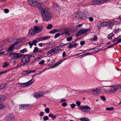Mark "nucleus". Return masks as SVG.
<instances>
[{"label":"nucleus","mask_w":121,"mask_h":121,"mask_svg":"<svg viewBox=\"0 0 121 121\" xmlns=\"http://www.w3.org/2000/svg\"><path fill=\"white\" fill-rule=\"evenodd\" d=\"M29 33L31 35H34L36 34V31L33 29H31L29 31Z\"/></svg>","instance_id":"obj_17"},{"label":"nucleus","mask_w":121,"mask_h":121,"mask_svg":"<svg viewBox=\"0 0 121 121\" xmlns=\"http://www.w3.org/2000/svg\"><path fill=\"white\" fill-rule=\"evenodd\" d=\"M82 24H80L78 25H77L76 26V28H77L78 27H80L82 26Z\"/></svg>","instance_id":"obj_60"},{"label":"nucleus","mask_w":121,"mask_h":121,"mask_svg":"<svg viewBox=\"0 0 121 121\" xmlns=\"http://www.w3.org/2000/svg\"><path fill=\"white\" fill-rule=\"evenodd\" d=\"M53 53V52H52V51L51 50V49L49 51H48L47 53V55H49L50 54H51L52 53Z\"/></svg>","instance_id":"obj_41"},{"label":"nucleus","mask_w":121,"mask_h":121,"mask_svg":"<svg viewBox=\"0 0 121 121\" xmlns=\"http://www.w3.org/2000/svg\"><path fill=\"white\" fill-rule=\"evenodd\" d=\"M98 39L97 36H94L93 39V40L95 41L96 40Z\"/></svg>","instance_id":"obj_55"},{"label":"nucleus","mask_w":121,"mask_h":121,"mask_svg":"<svg viewBox=\"0 0 121 121\" xmlns=\"http://www.w3.org/2000/svg\"><path fill=\"white\" fill-rule=\"evenodd\" d=\"M50 38V36H46L37 38L36 39V40L37 42H38L43 40H48Z\"/></svg>","instance_id":"obj_9"},{"label":"nucleus","mask_w":121,"mask_h":121,"mask_svg":"<svg viewBox=\"0 0 121 121\" xmlns=\"http://www.w3.org/2000/svg\"><path fill=\"white\" fill-rule=\"evenodd\" d=\"M72 39V38L71 37H69L67 38V40L68 41H71Z\"/></svg>","instance_id":"obj_39"},{"label":"nucleus","mask_w":121,"mask_h":121,"mask_svg":"<svg viewBox=\"0 0 121 121\" xmlns=\"http://www.w3.org/2000/svg\"><path fill=\"white\" fill-rule=\"evenodd\" d=\"M45 111L47 113H48L49 112L50 109L49 108H46L45 109Z\"/></svg>","instance_id":"obj_33"},{"label":"nucleus","mask_w":121,"mask_h":121,"mask_svg":"<svg viewBox=\"0 0 121 121\" xmlns=\"http://www.w3.org/2000/svg\"><path fill=\"white\" fill-rule=\"evenodd\" d=\"M14 46L12 44L9 47L8 49H6V51L7 52H10L13 51L14 49Z\"/></svg>","instance_id":"obj_15"},{"label":"nucleus","mask_w":121,"mask_h":121,"mask_svg":"<svg viewBox=\"0 0 121 121\" xmlns=\"http://www.w3.org/2000/svg\"><path fill=\"white\" fill-rule=\"evenodd\" d=\"M19 84L21 85L22 87H24L28 86L27 82L24 83H19Z\"/></svg>","instance_id":"obj_19"},{"label":"nucleus","mask_w":121,"mask_h":121,"mask_svg":"<svg viewBox=\"0 0 121 121\" xmlns=\"http://www.w3.org/2000/svg\"><path fill=\"white\" fill-rule=\"evenodd\" d=\"M118 39V38H117V37L116 38H114L112 41V42H115V41H116V40H117Z\"/></svg>","instance_id":"obj_64"},{"label":"nucleus","mask_w":121,"mask_h":121,"mask_svg":"<svg viewBox=\"0 0 121 121\" xmlns=\"http://www.w3.org/2000/svg\"><path fill=\"white\" fill-rule=\"evenodd\" d=\"M19 106V108L20 109L22 110L23 109L25 108L24 104L20 105Z\"/></svg>","instance_id":"obj_35"},{"label":"nucleus","mask_w":121,"mask_h":121,"mask_svg":"<svg viewBox=\"0 0 121 121\" xmlns=\"http://www.w3.org/2000/svg\"><path fill=\"white\" fill-rule=\"evenodd\" d=\"M4 11L5 13H7L9 12V10L8 9H4Z\"/></svg>","instance_id":"obj_44"},{"label":"nucleus","mask_w":121,"mask_h":121,"mask_svg":"<svg viewBox=\"0 0 121 121\" xmlns=\"http://www.w3.org/2000/svg\"><path fill=\"white\" fill-rule=\"evenodd\" d=\"M118 43L121 42V38L118 39L117 41Z\"/></svg>","instance_id":"obj_63"},{"label":"nucleus","mask_w":121,"mask_h":121,"mask_svg":"<svg viewBox=\"0 0 121 121\" xmlns=\"http://www.w3.org/2000/svg\"><path fill=\"white\" fill-rule=\"evenodd\" d=\"M76 104L78 106H80L81 105V102L79 101H77L76 102Z\"/></svg>","instance_id":"obj_42"},{"label":"nucleus","mask_w":121,"mask_h":121,"mask_svg":"<svg viewBox=\"0 0 121 121\" xmlns=\"http://www.w3.org/2000/svg\"><path fill=\"white\" fill-rule=\"evenodd\" d=\"M28 3L31 6L33 7H38V3L36 0H29L28 1Z\"/></svg>","instance_id":"obj_6"},{"label":"nucleus","mask_w":121,"mask_h":121,"mask_svg":"<svg viewBox=\"0 0 121 121\" xmlns=\"http://www.w3.org/2000/svg\"><path fill=\"white\" fill-rule=\"evenodd\" d=\"M110 22L108 21H106L103 22L102 23V25L104 26H110Z\"/></svg>","instance_id":"obj_16"},{"label":"nucleus","mask_w":121,"mask_h":121,"mask_svg":"<svg viewBox=\"0 0 121 121\" xmlns=\"http://www.w3.org/2000/svg\"><path fill=\"white\" fill-rule=\"evenodd\" d=\"M68 47L69 48H71L73 47V44H69L68 46Z\"/></svg>","instance_id":"obj_58"},{"label":"nucleus","mask_w":121,"mask_h":121,"mask_svg":"<svg viewBox=\"0 0 121 121\" xmlns=\"http://www.w3.org/2000/svg\"><path fill=\"white\" fill-rule=\"evenodd\" d=\"M34 29L38 33L41 31L43 29V27L42 25H40L39 26H35Z\"/></svg>","instance_id":"obj_7"},{"label":"nucleus","mask_w":121,"mask_h":121,"mask_svg":"<svg viewBox=\"0 0 121 121\" xmlns=\"http://www.w3.org/2000/svg\"><path fill=\"white\" fill-rule=\"evenodd\" d=\"M18 43V41H17L14 43L12 45L14 46V45L17 44Z\"/></svg>","instance_id":"obj_59"},{"label":"nucleus","mask_w":121,"mask_h":121,"mask_svg":"<svg viewBox=\"0 0 121 121\" xmlns=\"http://www.w3.org/2000/svg\"><path fill=\"white\" fill-rule=\"evenodd\" d=\"M39 10L42 14V17L43 21H48L51 20L52 17V15L48 8H39Z\"/></svg>","instance_id":"obj_1"},{"label":"nucleus","mask_w":121,"mask_h":121,"mask_svg":"<svg viewBox=\"0 0 121 121\" xmlns=\"http://www.w3.org/2000/svg\"><path fill=\"white\" fill-rule=\"evenodd\" d=\"M114 108L113 107H108L106 108V110L108 111H112L113 110Z\"/></svg>","instance_id":"obj_29"},{"label":"nucleus","mask_w":121,"mask_h":121,"mask_svg":"<svg viewBox=\"0 0 121 121\" xmlns=\"http://www.w3.org/2000/svg\"><path fill=\"white\" fill-rule=\"evenodd\" d=\"M52 25L51 24H49L47 27V29H51L52 28Z\"/></svg>","instance_id":"obj_30"},{"label":"nucleus","mask_w":121,"mask_h":121,"mask_svg":"<svg viewBox=\"0 0 121 121\" xmlns=\"http://www.w3.org/2000/svg\"><path fill=\"white\" fill-rule=\"evenodd\" d=\"M69 43H68L66 44H64L63 43H61L59 45L61 47H62L63 46H64L66 45H67L69 44Z\"/></svg>","instance_id":"obj_43"},{"label":"nucleus","mask_w":121,"mask_h":121,"mask_svg":"<svg viewBox=\"0 0 121 121\" xmlns=\"http://www.w3.org/2000/svg\"><path fill=\"white\" fill-rule=\"evenodd\" d=\"M59 31V30L56 29H54L53 30L50 31L49 33L51 34H54L56 32Z\"/></svg>","instance_id":"obj_20"},{"label":"nucleus","mask_w":121,"mask_h":121,"mask_svg":"<svg viewBox=\"0 0 121 121\" xmlns=\"http://www.w3.org/2000/svg\"><path fill=\"white\" fill-rule=\"evenodd\" d=\"M44 93L43 92H41L35 94L34 95V97L37 98H40L41 97L43 96Z\"/></svg>","instance_id":"obj_12"},{"label":"nucleus","mask_w":121,"mask_h":121,"mask_svg":"<svg viewBox=\"0 0 121 121\" xmlns=\"http://www.w3.org/2000/svg\"><path fill=\"white\" fill-rule=\"evenodd\" d=\"M79 109L83 112H85L90 110L91 108L87 106L82 105L80 107Z\"/></svg>","instance_id":"obj_4"},{"label":"nucleus","mask_w":121,"mask_h":121,"mask_svg":"<svg viewBox=\"0 0 121 121\" xmlns=\"http://www.w3.org/2000/svg\"><path fill=\"white\" fill-rule=\"evenodd\" d=\"M114 35V34L113 33H111L108 35V39H112V37H113Z\"/></svg>","instance_id":"obj_23"},{"label":"nucleus","mask_w":121,"mask_h":121,"mask_svg":"<svg viewBox=\"0 0 121 121\" xmlns=\"http://www.w3.org/2000/svg\"><path fill=\"white\" fill-rule=\"evenodd\" d=\"M54 5L53 7L54 8H56V7L58 6L57 4L56 3H53Z\"/></svg>","instance_id":"obj_50"},{"label":"nucleus","mask_w":121,"mask_h":121,"mask_svg":"<svg viewBox=\"0 0 121 121\" xmlns=\"http://www.w3.org/2000/svg\"><path fill=\"white\" fill-rule=\"evenodd\" d=\"M66 53L65 52H63L62 53V57H65L66 56Z\"/></svg>","instance_id":"obj_53"},{"label":"nucleus","mask_w":121,"mask_h":121,"mask_svg":"<svg viewBox=\"0 0 121 121\" xmlns=\"http://www.w3.org/2000/svg\"><path fill=\"white\" fill-rule=\"evenodd\" d=\"M85 42L84 41H81L80 42V44L81 45H82L85 44Z\"/></svg>","instance_id":"obj_57"},{"label":"nucleus","mask_w":121,"mask_h":121,"mask_svg":"<svg viewBox=\"0 0 121 121\" xmlns=\"http://www.w3.org/2000/svg\"><path fill=\"white\" fill-rule=\"evenodd\" d=\"M89 20L91 22H92L93 21L94 19L92 17H90L89 18Z\"/></svg>","instance_id":"obj_56"},{"label":"nucleus","mask_w":121,"mask_h":121,"mask_svg":"<svg viewBox=\"0 0 121 121\" xmlns=\"http://www.w3.org/2000/svg\"><path fill=\"white\" fill-rule=\"evenodd\" d=\"M44 112H41L39 113V116L40 117H42L44 115Z\"/></svg>","instance_id":"obj_51"},{"label":"nucleus","mask_w":121,"mask_h":121,"mask_svg":"<svg viewBox=\"0 0 121 121\" xmlns=\"http://www.w3.org/2000/svg\"><path fill=\"white\" fill-rule=\"evenodd\" d=\"M65 35L67 36H69L70 35V34L67 31H65Z\"/></svg>","instance_id":"obj_47"},{"label":"nucleus","mask_w":121,"mask_h":121,"mask_svg":"<svg viewBox=\"0 0 121 121\" xmlns=\"http://www.w3.org/2000/svg\"><path fill=\"white\" fill-rule=\"evenodd\" d=\"M6 86V83L2 84L0 85V89H2L4 88Z\"/></svg>","instance_id":"obj_27"},{"label":"nucleus","mask_w":121,"mask_h":121,"mask_svg":"<svg viewBox=\"0 0 121 121\" xmlns=\"http://www.w3.org/2000/svg\"><path fill=\"white\" fill-rule=\"evenodd\" d=\"M33 77L32 78L30 81L26 82L28 86L31 85L34 82V81H32L33 79Z\"/></svg>","instance_id":"obj_22"},{"label":"nucleus","mask_w":121,"mask_h":121,"mask_svg":"<svg viewBox=\"0 0 121 121\" xmlns=\"http://www.w3.org/2000/svg\"><path fill=\"white\" fill-rule=\"evenodd\" d=\"M70 105L71 107V108H74L76 106V104L73 103L70 104Z\"/></svg>","instance_id":"obj_36"},{"label":"nucleus","mask_w":121,"mask_h":121,"mask_svg":"<svg viewBox=\"0 0 121 121\" xmlns=\"http://www.w3.org/2000/svg\"><path fill=\"white\" fill-rule=\"evenodd\" d=\"M49 116L50 117H51L53 119H54L56 117V116L55 115L52 114H49Z\"/></svg>","instance_id":"obj_25"},{"label":"nucleus","mask_w":121,"mask_h":121,"mask_svg":"<svg viewBox=\"0 0 121 121\" xmlns=\"http://www.w3.org/2000/svg\"><path fill=\"white\" fill-rule=\"evenodd\" d=\"M110 22V26H112L113 25H114V24H117L115 23L114 22H112L109 21Z\"/></svg>","instance_id":"obj_40"},{"label":"nucleus","mask_w":121,"mask_h":121,"mask_svg":"<svg viewBox=\"0 0 121 121\" xmlns=\"http://www.w3.org/2000/svg\"><path fill=\"white\" fill-rule=\"evenodd\" d=\"M104 101H105L106 100L104 96H101L100 97Z\"/></svg>","instance_id":"obj_48"},{"label":"nucleus","mask_w":121,"mask_h":121,"mask_svg":"<svg viewBox=\"0 0 121 121\" xmlns=\"http://www.w3.org/2000/svg\"><path fill=\"white\" fill-rule=\"evenodd\" d=\"M89 29H88L81 30L78 32L77 33V35L78 36H79L83 34L86 33L87 32H89Z\"/></svg>","instance_id":"obj_10"},{"label":"nucleus","mask_w":121,"mask_h":121,"mask_svg":"<svg viewBox=\"0 0 121 121\" xmlns=\"http://www.w3.org/2000/svg\"><path fill=\"white\" fill-rule=\"evenodd\" d=\"M80 120L82 121H89V119L86 117H82L80 119Z\"/></svg>","instance_id":"obj_26"},{"label":"nucleus","mask_w":121,"mask_h":121,"mask_svg":"<svg viewBox=\"0 0 121 121\" xmlns=\"http://www.w3.org/2000/svg\"><path fill=\"white\" fill-rule=\"evenodd\" d=\"M9 71V70H8L4 71H1L0 72V75L5 73L6 72H8Z\"/></svg>","instance_id":"obj_37"},{"label":"nucleus","mask_w":121,"mask_h":121,"mask_svg":"<svg viewBox=\"0 0 121 121\" xmlns=\"http://www.w3.org/2000/svg\"><path fill=\"white\" fill-rule=\"evenodd\" d=\"M120 29L119 28L116 29L115 31L116 33H119L120 32Z\"/></svg>","instance_id":"obj_61"},{"label":"nucleus","mask_w":121,"mask_h":121,"mask_svg":"<svg viewBox=\"0 0 121 121\" xmlns=\"http://www.w3.org/2000/svg\"><path fill=\"white\" fill-rule=\"evenodd\" d=\"M28 43L30 46V48H32V47L33 45L32 44V43H31V42H29Z\"/></svg>","instance_id":"obj_46"},{"label":"nucleus","mask_w":121,"mask_h":121,"mask_svg":"<svg viewBox=\"0 0 121 121\" xmlns=\"http://www.w3.org/2000/svg\"><path fill=\"white\" fill-rule=\"evenodd\" d=\"M9 64L7 63V62H5L3 64L2 68H5L9 65Z\"/></svg>","instance_id":"obj_28"},{"label":"nucleus","mask_w":121,"mask_h":121,"mask_svg":"<svg viewBox=\"0 0 121 121\" xmlns=\"http://www.w3.org/2000/svg\"><path fill=\"white\" fill-rule=\"evenodd\" d=\"M104 3V1L103 0H93L92 3L93 4L97 5L102 4Z\"/></svg>","instance_id":"obj_8"},{"label":"nucleus","mask_w":121,"mask_h":121,"mask_svg":"<svg viewBox=\"0 0 121 121\" xmlns=\"http://www.w3.org/2000/svg\"><path fill=\"white\" fill-rule=\"evenodd\" d=\"M91 90H91V89H89L87 90L86 91V92L88 93H89L90 92H91L92 91H91Z\"/></svg>","instance_id":"obj_62"},{"label":"nucleus","mask_w":121,"mask_h":121,"mask_svg":"<svg viewBox=\"0 0 121 121\" xmlns=\"http://www.w3.org/2000/svg\"><path fill=\"white\" fill-rule=\"evenodd\" d=\"M110 87H111L110 92L112 93L116 92L119 87L120 88H121V86L119 85H114L110 86Z\"/></svg>","instance_id":"obj_5"},{"label":"nucleus","mask_w":121,"mask_h":121,"mask_svg":"<svg viewBox=\"0 0 121 121\" xmlns=\"http://www.w3.org/2000/svg\"><path fill=\"white\" fill-rule=\"evenodd\" d=\"M37 42L36 40H33L32 42V45H34L35 46H36V43Z\"/></svg>","instance_id":"obj_32"},{"label":"nucleus","mask_w":121,"mask_h":121,"mask_svg":"<svg viewBox=\"0 0 121 121\" xmlns=\"http://www.w3.org/2000/svg\"><path fill=\"white\" fill-rule=\"evenodd\" d=\"M93 94L94 95H97V94H99L100 92V89H93Z\"/></svg>","instance_id":"obj_13"},{"label":"nucleus","mask_w":121,"mask_h":121,"mask_svg":"<svg viewBox=\"0 0 121 121\" xmlns=\"http://www.w3.org/2000/svg\"><path fill=\"white\" fill-rule=\"evenodd\" d=\"M10 56L13 59H19L22 57V54L18 53H14L10 54Z\"/></svg>","instance_id":"obj_3"},{"label":"nucleus","mask_w":121,"mask_h":121,"mask_svg":"<svg viewBox=\"0 0 121 121\" xmlns=\"http://www.w3.org/2000/svg\"><path fill=\"white\" fill-rule=\"evenodd\" d=\"M43 119L44 121H47L49 117L47 116H45L44 117Z\"/></svg>","instance_id":"obj_38"},{"label":"nucleus","mask_w":121,"mask_h":121,"mask_svg":"<svg viewBox=\"0 0 121 121\" xmlns=\"http://www.w3.org/2000/svg\"><path fill=\"white\" fill-rule=\"evenodd\" d=\"M61 35V34L60 33H57L54 36L55 38H56L58 37H59Z\"/></svg>","instance_id":"obj_34"},{"label":"nucleus","mask_w":121,"mask_h":121,"mask_svg":"<svg viewBox=\"0 0 121 121\" xmlns=\"http://www.w3.org/2000/svg\"><path fill=\"white\" fill-rule=\"evenodd\" d=\"M67 104L66 102H64L62 104V105L64 107H65L67 105Z\"/></svg>","instance_id":"obj_49"},{"label":"nucleus","mask_w":121,"mask_h":121,"mask_svg":"<svg viewBox=\"0 0 121 121\" xmlns=\"http://www.w3.org/2000/svg\"><path fill=\"white\" fill-rule=\"evenodd\" d=\"M5 97L3 95H0V103L1 102L4 100Z\"/></svg>","instance_id":"obj_21"},{"label":"nucleus","mask_w":121,"mask_h":121,"mask_svg":"<svg viewBox=\"0 0 121 121\" xmlns=\"http://www.w3.org/2000/svg\"><path fill=\"white\" fill-rule=\"evenodd\" d=\"M56 50H59L60 49V47L59 46H57L54 47Z\"/></svg>","instance_id":"obj_52"},{"label":"nucleus","mask_w":121,"mask_h":121,"mask_svg":"<svg viewBox=\"0 0 121 121\" xmlns=\"http://www.w3.org/2000/svg\"><path fill=\"white\" fill-rule=\"evenodd\" d=\"M31 56L27 54H22L21 61L24 65H26L29 63L30 59Z\"/></svg>","instance_id":"obj_2"},{"label":"nucleus","mask_w":121,"mask_h":121,"mask_svg":"<svg viewBox=\"0 0 121 121\" xmlns=\"http://www.w3.org/2000/svg\"><path fill=\"white\" fill-rule=\"evenodd\" d=\"M7 116L8 118L10 120H13L14 118V115L11 113L8 114Z\"/></svg>","instance_id":"obj_14"},{"label":"nucleus","mask_w":121,"mask_h":121,"mask_svg":"<svg viewBox=\"0 0 121 121\" xmlns=\"http://www.w3.org/2000/svg\"><path fill=\"white\" fill-rule=\"evenodd\" d=\"M38 48L37 47H35L33 51L34 53H36L38 51Z\"/></svg>","instance_id":"obj_31"},{"label":"nucleus","mask_w":121,"mask_h":121,"mask_svg":"<svg viewBox=\"0 0 121 121\" xmlns=\"http://www.w3.org/2000/svg\"><path fill=\"white\" fill-rule=\"evenodd\" d=\"M45 62V61L44 60H42L39 62V64L40 65H42Z\"/></svg>","instance_id":"obj_45"},{"label":"nucleus","mask_w":121,"mask_h":121,"mask_svg":"<svg viewBox=\"0 0 121 121\" xmlns=\"http://www.w3.org/2000/svg\"><path fill=\"white\" fill-rule=\"evenodd\" d=\"M28 50H27L26 48H24L22 50H20V52L22 54L26 52H27Z\"/></svg>","instance_id":"obj_24"},{"label":"nucleus","mask_w":121,"mask_h":121,"mask_svg":"<svg viewBox=\"0 0 121 121\" xmlns=\"http://www.w3.org/2000/svg\"><path fill=\"white\" fill-rule=\"evenodd\" d=\"M67 59V58H66V59H65L64 60H60L58 62V63H56L55 64L53 65L52 66H51V68H54L56 66H58V65H59V64H60L64 60H65L66 59Z\"/></svg>","instance_id":"obj_11"},{"label":"nucleus","mask_w":121,"mask_h":121,"mask_svg":"<svg viewBox=\"0 0 121 121\" xmlns=\"http://www.w3.org/2000/svg\"><path fill=\"white\" fill-rule=\"evenodd\" d=\"M82 13H78L76 15V18H79V19H82Z\"/></svg>","instance_id":"obj_18"},{"label":"nucleus","mask_w":121,"mask_h":121,"mask_svg":"<svg viewBox=\"0 0 121 121\" xmlns=\"http://www.w3.org/2000/svg\"><path fill=\"white\" fill-rule=\"evenodd\" d=\"M82 19H83L84 18H86V16L84 14L82 13Z\"/></svg>","instance_id":"obj_54"}]
</instances>
